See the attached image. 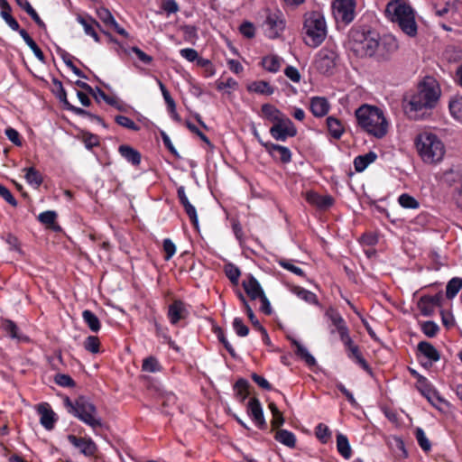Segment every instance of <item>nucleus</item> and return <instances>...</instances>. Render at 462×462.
Wrapping results in <instances>:
<instances>
[{
  "label": "nucleus",
  "instance_id": "4468645a",
  "mask_svg": "<svg viewBox=\"0 0 462 462\" xmlns=\"http://www.w3.org/2000/svg\"><path fill=\"white\" fill-rule=\"evenodd\" d=\"M247 413L261 429L266 426L262 405L257 398H252L247 403Z\"/></svg>",
  "mask_w": 462,
  "mask_h": 462
},
{
  "label": "nucleus",
  "instance_id": "ddd939ff",
  "mask_svg": "<svg viewBox=\"0 0 462 462\" xmlns=\"http://www.w3.org/2000/svg\"><path fill=\"white\" fill-rule=\"evenodd\" d=\"M326 316L331 320L340 336L341 341L349 342V333L346 323L341 315L334 309L330 308L326 311Z\"/></svg>",
  "mask_w": 462,
  "mask_h": 462
},
{
  "label": "nucleus",
  "instance_id": "bf43d9fd",
  "mask_svg": "<svg viewBox=\"0 0 462 462\" xmlns=\"http://www.w3.org/2000/svg\"><path fill=\"white\" fill-rule=\"evenodd\" d=\"M98 18L105 23V25H108L111 22H114V16L110 13V11L106 8H99L97 11Z\"/></svg>",
  "mask_w": 462,
  "mask_h": 462
},
{
  "label": "nucleus",
  "instance_id": "0e129e2a",
  "mask_svg": "<svg viewBox=\"0 0 462 462\" xmlns=\"http://www.w3.org/2000/svg\"><path fill=\"white\" fill-rule=\"evenodd\" d=\"M0 196L10 205L15 207L17 205L16 199L14 198L10 190L5 186L0 184Z\"/></svg>",
  "mask_w": 462,
  "mask_h": 462
},
{
  "label": "nucleus",
  "instance_id": "6ab92c4d",
  "mask_svg": "<svg viewBox=\"0 0 462 462\" xmlns=\"http://www.w3.org/2000/svg\"><path fill=\"white\" fill-rule=\"evenodd\" d=\"M188 310L185 304L180 300H175L169 306L168 317L171 324H177L180 319L187 317Z\"/></svg>",
  "mask_w": 462,
  "mask_h": 462
},
{
  "label": "nucleus",
  "instance_id": "bb28decb",
  "mask_svg": "<svg viewBox=\"0 0 462 462\" xmlns=\"http://www.w3.org/2000/svg\"><path fill=\"white\" fill-rule=\"evenodd\" d=\"M418 350L431 362H437L440 358L438 350L429 342H420L418 345Z\"/></svg>",
  "mask_w": 462,
  "mask_h": 462
},
{
  "label": "nucleus",
  "instance_id": "2eb2a0df",
  "mask_svg": "<svg viewBox=\"0 0 462 462\" xmlns=\"http://www.w3.org/2000/svg\"><path fill=\"white\" fill-rule=\"evenodd\" d=\"M69 441L76 448H78L82 454L90 457L97 451V445L90 439L78 438L74 435L68 436Z\"/></svg>",
  "mask_w": 462,
  "mask_h": 462
},
{
  "label": "nucleus",
  "instance_id": "a878e982",
  "mask_svg": "<svg viewBox=\"0 0 462 462\" xmlns=\"http://www.w3.org/2000/svg\"><path fill=\"white\" fill-rule=\"evenodd\" d=\"M263 116L273 124L279 121L281 118L285 116L278 108L271 104H264L261 108Z\"/></svg>",
  "mask_w": 462,
  "mask_h": 462
},
{
  "label": "nucleus",
  "instance_id": "680f3d73",
  "mask_svg": "<svg viewBox=\"0 0 462 462\" xmlns=\"http://www.w3.org/2000/svg\"><path fill=\"white\" fill-rule=\"evenodd\" d=\"M162 8L168 14H175L179 11V5L175 0H163Z\"/></svg>",
  "mask_w": 462,
  "mask_h": 462
},
{
  "label": "nucleus",
  "instance_id": "1a4fd4ad",
  "mask_svg": "<svg viewBox=\"0 0 462 462\" xmlns=\"http://www.w3.org/2000/svg\"><path fill=\"white\" fill-rule=\"evenodd\" d=\"M264 32L270 39L281 36L285 29V20L280 11L269 12L263 23Z\"/></svg>",
  "mask_w": 462,
  "mask_h": 462
},
{
  "label": "nucleus",
  "instance_id": "72a5a7b5",
  "mask_svg": "<svg viewBox=\"0 0 462 462\" xmlns=\"http://www.w3.org/2000/svg\"><path fill=\"white\" fill-rule=\"evenodd\" d=\"M82 318L91 331L97 332L100 329V321L97 315L94 314L91 310H84L82 312Z\"/></svg>",
  "mask_w": 462,
  "mask_h": 462
},
{
  "label": "nucleus",
  "instance_id": "a19ab883",
  "mask_svg": "<svg viewBox=\"0 0 462 462\" xmlns=\"http://www.w3.org/2000/svg\"><path fill=\"white\" fill-rule=\"evenodd\" d=\"M293 293L296 294L300 299L305 300L310 304H317L318 300L315 293L300 287H295Z\"/></svg>",
  "mask_w": 462,
  "mask_h": 462
},
{
  "label": "nucleus",
  "instance_id": "f8f14e48",
  "mask_svg": "<svg viewBox=\"0 0 462 462\" xmlns=\"http://www.w3.org/2000/svg\"><path fill=\"white\" fill-rule=\"evenodd\" d=\"M398 48V41L393 35H385L383 39L379 37L378 51L374 58L380 61L388 60Z\"/></svg>",
  "mask_w": 462,
  "mask_h": 462
},
{
  "label": "nucleus",
  "instance_id": "49530a36",
  "mask_svg": "<svg viewBox=\"0 0 462 462\" xmlns=\"http://www.w3.org/2000/svg\"><path fill=\"white\" fill-rule=\"evenodd\" d=\"M421 393L432 405L436 407L438 402H444V400L439 395L438 392L431 388L426 387L425 389L421 390Z\"/></svg>",
  "mask_w": 462,
  "mask_h": 462
},
{
  "label": "nucleus",
  "instance_id": "f03ea898",
  "mask_svg": "<svg viewBox=\"0 0 462 462\" xmlns=\"http://www.w3.org/2000/svg\"><path fill=\"white\" fill-rule=\"evenodd\" d=\"M378 46L379 33L370 27L356 26L348 32L347 47L357 57H374Z\"/></svg>",
  "mask_w": 462,
  "mask_h": 462
},
{
  "label": "nucleus",
  "instance_id": "0eeeda50",
  "mask_svg": "<svg viewBox=\"0 0 462 462\" xmlns=\"http://www.w3.org/2000/svg\"><path fill=\"white\" fill-rule=\"evenodd\" d=\"M64 403L68 411L90 426L93 430L102 426V420L95 405L86 397L79 396L74 402L66 398Z\"/></svg>",
  "mask_w": 462,
  "mask_h": 462
},
{
  "label": "nucleus",
  "instance_id": "2f4dec72",
  "mask_svg": "<svg viewBox=\"0 0 462 462\" xmlns=\"http://www.w3.org/2000/svg\"><path fill=\"white\" fill-rule=\"evenodd\" d=\"M19 34L23 39V41L26 42V44L29 46V48L32 51L36 58L41 60L44 61V54L42 51V50L38 47L36 42L32 39V37L27 33V32L23 29L19 31Z\"/></svg>",
  "mask_w": 462,
  "mask_h": 462
},
{
  "label": "nucleus",
  "instance_id": "9d476101",
  "mask_svg": "<svg viewBox=\"0 0 462 462\" xmlns=\"http://www.w3.org/2000/svg\"><path fill=\"white\" fill-rule=\"evenodd\" d=\"M270 134L277 141H285L297 134V129L288 116H283L270 128Z\"/></svg>",
  "mask_w": 462,
  "mask_h": 462
},
{
  "label": "nucleus",
  "instance_id": "e433bc0d",
  "mask_svg": "<svg viewBox=\"0 0 462 462\" xmlns=\"http://www.w3.org/2000/svg\"><path fill=\"white\" fill-rule=\"evenodd\" d=\"M142 370L147 373H158L162 371V365L156 357L151 356L143 359Z\"/></svg>",
  "mask_w": 462,
  "mask_h": 462
},
{
  "label": "nucleus",
  "instance_id": "e2e57ef3",
  "mask_svg": "<svg viewBox=\"0 0 462 462\" xmlns=\"http://www.w3.org/2000/svg\"><path fill=\"white\" fill-rule=\"evenodd\" d=\"M5 135L7 136V138L15 145L17 146H21L22 145V142H21V139H20V134L19 133L12 128V127H8L5 129Z\"/></svg>",
  "mask_w": 462,
  "mask_h": 462
},
{
  "label": "nucleus",
  "instance_id": "a18cd8bd",
  "mask_svg": "<svg viewBox=\"0 0 462 462\" xmlns=\"http://www.w3.org/2000/svg\"><path fill=\"white\" fill-rule=\"evenodd\" d=\"M399 204L404 208L415 209L418 208L420 203L413 197L409 194H402L398 199Z\"/></svg>",
  "mask_w": 462,
  "mask_h": 462
},
{
  "label": "nucleus",
  "instance_id": "13d9d810",
  "mask_svg": "<svg viewBox=\"0 0 462 462\" xmlns=\"http://www.w3.org/2000/svg\"><path fill=\"white\" fill-rule=\"evenodd\" d=\"M316 436L322 442H327V440L328 439V438L330 436L328 428L326 425L319 423L316 427Z\"/></svg>",
  "mask_w": 462,
  "mask_h": 462
},
{
  "label": "nucleus",
  "instance_id": "603ef678",
  "mask_svg": "<svg viewBox=\"0 0 462 462\" xmlns=\"http://www.w3.org/2000/svg\"><path fill=\"white\" fill-rule=\"evenodd\" d=\"M422 332L429 337H433L439 331V326L434 321H425L421 324Z\"/></svg>",
  "mask_w": 462,
  "mask_h": 462
},
{
  "label": "nucleus",
  "instance_id": "f704fd0d",
  "mask_svg": "<svg viewBox=\"0 0 462 462\" xmlns=\"http://www.w3.org/2000/svg\"><path fill=\"white\" fill-rule=\"evenodd\" d=\"M25 173V180L31 186L39 188L42 183V177L41 173L33 167L23 169Z\"/></svg>",
  "mask_w": 462,
  "mask_h": 462
},
{
  "label": "nucleus",
  "instance_id": "7ed1b4c3",
  "mask_svg": "<svg viewBox=\"0 0 462 462\" xmlns=\"http://www.w3.org/2000/svg\"><path fill=\"white\" fill-rule=\"evenodd\" d=\"M358 125L367 134L383 138L388 132V122L383 112L376 106L363 105L356 110Z\"/></svg>",
  "mask_w": 462,
  "mask_h": 462
},
{
  "label": "nucleus",
  "instance_id": "412c9836",
  "mask_svg": "<svg viewBox=\"0 0 462 462\" xmlns=\"http://www.w3.org/2000/svg\"><path fill=\"white\" fill-rule=\"evenodd\" d=\"M344 346L346 347L347 356L350 359L356 361L360 366H362L365 370H369V366L367 362L362 356V354L356 345H355L349 337V342L342 341Z\"/></svg>",
  "mask_w": 462,
  "mask_h": 462
},
{
  "label": "nucleus",
  "instance_id": "c756f323",
  "mask_svg": "<svg viewBox=\"0 0 462 462\" xmlns=\"http://www.w3.org/2000/svg\"><path fill=\"white\" fill-rule=\"evenodd\" d=\"M57 213L53 210L42 212L38 216V220L53 230H60V227L56 224Z\"/></svg>",
  "mask_w": 462,
  "mask_h": 462
},
{
  "label": "nucleus",
  "instance_id": "f3484780",
  "mask_svg": "<svg viewBox=\"0 0 462 462\" xmlns=\"http://www.w3.org/2000/svg\"><path fill=\"white\" fill-rule=\"evenodd\" d=\"M263 145L274 159L279 160L283 163L291 162V152L289 148L271 143H263Z\"/></svg>",
  "mask_w": 462,
  "mask_h": 462
},
{
  "label": "nucleus",
  "instance_id": "20e7f679",
  "mask_svg": "<svg viewBox=\"0 0 462 462\" xmlns=\"http://www.w3.org/2000/svg\"><path fill=\"white\" fill-rule=\"evenodd\" d=\"M387 18L397 23L403 33L409 37H415L418 33V25L413 9L402 0H392L385 8Z\"/></svg>",
  "mask_w": 462,
  "mask_h": 462
},
{
  "label": "nucleus",
  "instance_id": "8fccbe9b",
  "mask_svg": "<svg viewBox=\"0 0 462 462\" xmlns=\"http://www.w3.org/2000/svg\"><path fill=\"white\" fill-rule=\"evenodd\" d=\"M115 121L121 126L133 130L139 131L140 127L129 117L125 116H116Z\"/></svg>",
  "mask_w": 462,
  "mask_h": 462
},
{
  "label": "nucleus",
  "instance_id": "9b49d317",
  "mask_svg": "<svg viewBox=\"0 0 462 462\" xmlns=\"http://www.w3.org/2000/svg\"><path fill=\"white\" fill-rule=\"evenodd\" d=\"M333 13L337 20L346 23H351L355 18V0H334Z\"/></svg>",
  "mask_w": 462,
  "mask_h": 462
},
{
  "label": "nucleus",
  "instance_id": "473e14b6",
  "mask_svg": "<svg viewBox=\"0 0 462 462\" xmlns=\"http://www.w3.org/2000/svg\"><path fill=\"white\" fill-rule=\"evenodd\" d=\"M275 439L289 448H294L296 444L295 435L286 430H279L275 434Z\"/></svg>",
  "mask_w": 462,
  "mask_h": 462
},
{
  "label": "nucleus",
  "instance_id": "b1692460",
  "mask_svg": "<svg viewBox=\"0 0 462 462\" xmlns=\"http://www.w3.org/2000/svg\"><path fill=\"white\" fill-rule=\"evenodd\" d=\"M120 154L134 165H139L141 162L140 152L129 145H120L118 149Z\"/></svg>",
  "mask_w": 462,
  "mask_h": 462
},
{
  "label": "nucleus",
  "instance_id": "4c0bfd02",
  "mask_svg": "<svg viewBox=\"0 0 462 462\" xmlns=\"http://www.w3.org/2000/svg\"><path fill=\"white\" fill-rule=\"evenodd\" d=\"M249 383L245 379H239L235 386L234 389L236 391V396L239 400L240 402H244L245 400L247 398L249 392H248Z\"/></svg>",
  "mask_w": 462,
  "mask_h": 462
},
{
  "label": "nucleus",
  "instance_id": "58836bf2",
  "mask_svg": "<svg viewBox=\"0 0 462 462\" xmlns=\"http://www.w3.org/2000/svg\"><path fill=\"white\" fill-rule=\"evenodd\" d=\"M249 90L255 92V93L268 95V96L272 95L274 91L273 88L271 87L269 85V83H267L266 81H263V80L253 82L249 86Z\"/></svg>",
  "mask_w": 462,
  "mask_h": 462
},
{
  "label": "nucleus",
  "instance_id": "79ce46f5",
  "mask_svg": "<svg viewBox=\"0 0 462 462\" xmlns=\"http://www.w3.org/2000/svg\"><path fill=\"white\" fill-rule=\"evenodd\" d=\"M462 288L460 278H452L447 284L446 295L448 299L454 298Z\"/></svg>",
  "mask_w": 462,
  "mask_h": 462
},
{
  "label": "nucleus",
  "instance_id": "864d4df0",
  "mask_svg": "<svg viewBox=\"0 0 462 462\" xmlns=\"http://www.w3.org/2000/svg\"><path fill=\"white\" fill-rule=\"evenodd\" d=\"M233 328L239 337H245L249 333V328L243 323V320L240 318H235L233 321Z\"/></svg>",
  "mask_w": 462,
  "mask_h": 462
},
{
  "label": "nucleus",
  "instance_id": "338daca9",
  "mask_svg": "<svg viewBox=\"0 0 462 462\" xmlns=\"http://www.w3.org/2000/svg\"><path fill=\"white\" fill-rule=\"evenodd\" d=\"M180 53L181 57H183L184 59H186L189 61L197 60V59L199 57L198 51L191 48L181 49L180 51Z\"/></svg>",
  "mask_w": 462,
  "mask_h": 462
},
{
  "label": "nucleus",
  "instance_id": "37998d69",
  "mask_svg": "<svg viewBox=\"0 0 462 462\" xmlns=\"http://www.w3.org/2000/svg\"><path fill=\"white\" fill-rule=\"evenodd\" d=\"M449 111L455 119L462 122V97H456L449 102Z\"/></svg>",
  "mask_w": 462,
  "mask_h": 462
},
{
  "label": "nucleus",
  "instance_id": "774afa93",
  "mask_svg": "<svg viewBox=\"0 0 462 462\" xmlns=\"http://www.w3.org/2000/svg\"><path fill=\"white\" fill-rule=\"evenodd\" d=\"M284 73L291 81L295 83L300 80V74L299 70L292 66H288L285 69Z\"/></svg>",
  "mask_w": 462,
  "mask_h": 462
},
{
  "label": "nucleus",
  "instance_id": "c9c22d12",
  "mask_svg": "<svg viewBox=\"0 0 462 462\" xmlns=\"http://www.w3.org/2000/svg\"><path fill=\"white\" fill-rule=\"evenodd\" d=\"M292 344L296 346V354L303 359L308 365H314L316 364L315 358L308 351V349L302 346L300 342L293 339Z\"/></svg>",
  "mask_w": 462,
  "mask_h": 462
},
{
  "label": "nucleus",
  "instance_id": "cd10ccee",
  "mask_svg": "<svg viewBox=\"0 0 462 462\" xmlns=\"http://www.w3.org/2000/svg\"><path fill=\"white\" fill-rule=\"evenodd\" d=\"M439 303L438 297H422L419 301V308L423 316H430L434 306Z\"/></svg>",
  "mask_w": 462,
  "mask_h": 462
},
{
  "label": "nucleus",
  "instance_id": "a211bd4d",
  "mask_svg": "<svg viewBox=\"0 0 462 462\" xmlns=\"http://www.w3.org/2000/svg\"><path fill=\"white\" fill-rule=\"evenodd\" d=\"M242 285L246 294L253 300L260 299L264 295L262 286L254 276H249L246 280L243 281Z\"/></svg>",
  "mask_w": 462,
  "mask_h": 462
},
{
  "label": "nucleus",
  "instance_id": "393cba45",
  "mask_svg": "<svg viewBox=\"0 0 462 462\" xmlns=\"http://www.w3.org/2000/svg\"><path fill=\"white\" fill-rule=\"evenodd\" d=\"M377 158L374 152H369L364 155L356 157L354 161L355 169L357 172H361L366 169V167L373 163Z\"/></svg>",
  "mask_w": 462,
  "mask_h": 462
},
{
  "label": "nucleus",
  "instance_id": "ea45409f",
  "mask_svg": "<svg viewBox=\"0 0 462 462\" xmlns=\"http://www.w3.org/2000/svg\"><path fill=\"white\" fill-rule=\"evenodd\" d=\"M263 67L270 72H277L281 67V59L278 56H266L262 61Z\"/></svg>",
  "mask_w": 462,
  "mask_h": 462
},
{
  "label": "nucleus",
  "instance_id": "c85d7f7f",
  "mask_svg": "<svg viewBox=\"0 0 462 462\" xmlns=\"http://www.w3.org/2000/svg\"><path fill=\"white\" fill-rule=\"evenodd\" d=\"M327 126L329 134L335 139H339L342 136L344 133V127L337 118L334 116H328L327 118Z\"/></svg>",
  "mask_w": 462,
  "mask_h": 462
},
{
  "label": "nucleus",
  "instance_id": "6e6d98bb",
  "mask_svg": "<svg viewBox=\"0 0 462 462\" xmlns=\"http://www.w3.org/2000/svg\"><path fill=\"white\" fill-rule=\"evenodd\" d=\"M182 206L184 207L185 211L189 216L191 223L197 227L199 225V220L195 207L191 205L189 201L183 204Z\"/></svg>",
  "mask_w": 462,
  "mask_h": 462
},
{
  "label": "nucleus",
  "instance_id": "7c9ffc66",
  "mask_svg": "<svg viewBox=\"0 0 462 462\" xmlns=\"http://www.w3.org/2000/svg\"><path fill=\"white\" fill-rule=\"evenodd\" d=\"M337 448L339 454L346 459H349L352 455V449L347 438L339 433L337 436Z\"/></svg>",
  "mask_w": 462,
  "mask_h": 462
},
{
  "label": "nucleus",
  "instance_id": "6e6552de",
  "mask_svg": "<svg viewBox=\"0 0 462 462\" xmlns=\"http://www.w3.org/2000/svg\"><path fill=\"white\" fill-rule=\"evenodd\" d=\"M338 55L334 48L324 47L319 51L315 57L314 65L322 74H333L337 64Z\"/></svg>",
  "mask_w": 462,
  "mask_h": 462
},
{
  "label": "nucleus",
  "instance_id": "052dcab7",
  "mask_svg": "<svg viewBox=\"0 0 462 462\" xmlns=\"http://www.w3.org/2000/svg\"><path fill=\"white\" fill-rule=\"evenodd\" d=\"M163 249L165 252V260H167V261L170 260L174 255V254L176 252L175 245L169 238L164 239Z\"/></svg>",
  "mask_w": 462,
  "mask_h": 462
},
{
  "label": "nucleus",
  "instance_id": "de8ad7c7",
  "mask_svg": "<svg viewBox=\"0 0 462 462\" xmlns=\"http://www.w3.org/2000/svg\"><path fill=\"white\" fill-rule=\"evenodd\" d=\"M225 273L227 278L233 282L237 283L240 277V270L233 263H227L225 265Z\"/></svg>",
  "mask_w": 462,
  "mask_h": 462
},
{
  "label": "nucleus",
  "instance_id": "5701e85b",
  "mask_svg": "<svg viewBox=\"0 0 462 462\" xmlns=\"http://www.w3.org/2000/svg\"><path fill=\"white\" fill-rule=\"evenodd\" d=\"M77 21L83 26L86 34L91 36L97 42H99V37L95 31V26L99 27V24L95 20L79 15Z\"/></svg>",
  "mask_w": 462,
  "mask_h": 462
},
{
  "label": "nucleus",
  "instance_id": "4be33fe9",
  "mask_svg": "<svg viewBox=\"0 0 462 462\" xmlns=\"http://www.w3.org/2000/svg\"><path fill=\"white\" fill-rule=\"evenodd\" d=\"M329 107V103L325 97H314L310 99V110L316 117L325 116Z\"/></svg>",
  "mask_w": 462,
  "mask_h": 462
},
{
  "label": "nucleus",
  "instance_id": "f257e3e1",
  "mask_svg": "<svg viewBox=\"0 0 462 462\" xmlns=\"http://www.w3.org/2000/svg\"><path fill=\"white\" fill-rule=\"evenodd\" d=\"M440 94L439 83L434 79H426L419 85L415 94L404 99L405 113L415 120L423 118L428 110L436 106Z\"/></svg>",
  "mask_w": 462,
  "mask_h": 462
},
{
  "label": "nucleus",
  "instance_id": "dca6fc26",
  "mask_svg": "<svg viewBox=\"0 0 462 462\" xmlns=\"http://www.w3.org/2000/svg\"><path fill=\"white\" fill-rule=\"evenodd\" d=\"M306 200L321 210H326L334 204V199L330 195H320L314 191L306 193Z\"/></svg>",
  "mask_w": 462,
  "mask_h": 462
},
{
  "label": "nucleus",
  "instance_id": "423d86ee",
  "mask_svg": "<svg viewBox=\"0 0 462 462\" xmlns=\"http://www.w3.org/2000/svg\"><path fill=\"white\" fill-rule=\"evenodd\" d=\"M303 41L311 47L317 48L325 40L327 26L324 16L317 11L308 12L304 14Z\"/></svg>",
  "mask_w": 462,
  "mask_h": 462
},
{
  "label": "nucleus",
  "instance_id": "3c124183",
  "mask_svg": "<svg viewBox=\"0 0 462 462\" xmlns=\"http://www.w3.org/2000/svg\"><path fill=\"white\" fill-rule=\"evenodd\" d=\"M67 110H69L71 112H73L74 114L78 115V116H88L90 117L91 119L97 121V123H100L101 125H103L105 126V124L102 120L101 117H99L98 116H96V115H93L80 107H78V106H75L73 105L69 106V108Z\"/></svg>",
  "mask_w": 462,
  "mask_h": 462
},
{
  "label": "nucleus",
  "instance_id": "4d7b16f0",
  "mask_svg": "<svg viewBox=\"0 0 462 462\" xmlns=\"http://www.w3.org/2000/svg\"><path fill=\"white\" fill-rule=\"evenodd\" d=\"M55 382L57 384L64 387H71L75 384L73 379L69 375L64 374H58L55 376Z\"/></svg>",
  "mask_w": 462,
  "mask_h": 462
},
{
  "label": "nucleus",
  "instance_id": "aec40b11",
  "mask_svg": "<svg viewBox=\"0 0 462 462\" xmlns=\"http://www.w3.org/2000/svg\"><path fill=\"white\" fill-rule=\"evenodd\" d=\"M38 412L41 415L40 422L48 430L53 429L56 421L55 413L49 404L42 403L38 406Z\"/></svg>",
  "mask_w": 462,
  "mask_h": 462
},
{
  "label": "nucleus",
  "instance_id": "c03bdc74",
  "mask_svg": "<svg viewBox=\"0 0 462 462\" xmlns=\"http://www.w3.org/2000/svg\"><path fill=\"white\" fill-rule=\"evenodd\" d=\"M415 437L418 441V444L422 448V450L428 452L431 449L430 441L429 440L424 430L421 428H416Z\"/></svg>",
  "mask_w": 462,
  "mask_h": 462
},
{
  "label": "nucleus",
  "instance_id": "09e8293b",
  "mask_svg": "<svg viewBox=\"0 0 462 462\" xmlns=\"http://www.w3.org/2000/svg\"><path fill=\"white\" fill-rule=\"evenodd\" d=\"M99 339L97 337L95 336H88L84 342L85 349L93 354H97L99 352Z\"/></svg>",
  "mask_w": 462,
  "mask_h": 462
},
{
  "label": "nucleus",
  "instance_id": "39448f33",
  "mask_svg": "<svg viewBox=\"0 0 462 462\" xmlns=\"http://www.w3.org/2000/svg\"><path fill=\"white\" fill-rule=\"evenodd\" d=\"M414 142L423 162L436 164L443 160L446 152L445 145L435 134L428 131L421 132L416 136Z\"/></svg>",
  "mask_w": 462,
  "mask_h": 462
},
{
  "label": "nucleus",
  "instance_id": "69168bd1",
  "mask_svg": "<svg viewBox=\"0 0 462 462\" xmlns=\"http://www.w3.org/2000/svg\"><path fill=\"white\" fill-rule=\"evenodd\" d=\"M240 32L246 38H253L254 36V26L249 22H245L240 26Z\"/></svg>",
  "mask_w": 462,
  "mask_h": 462
},
{
  "label": "nucleus",
  "instance_id": "5fc2aeb1",
  "mask_svg": "<svg viewBox=\"0 0 462 462\" xmlns=\"http://www.w3.org/2000/svg\"><path fill=\"white\" fill-rule=\"evenodd\" d=\"M278 263L284 269L293 273L296 275H299V276L304 275V272L302 271V269H300L298 266H295L291 261H288L285 259H281L278 261Z\"/></svg>",
  "mask_w": 462,
  "mask_h": 462
}]
</instances>
